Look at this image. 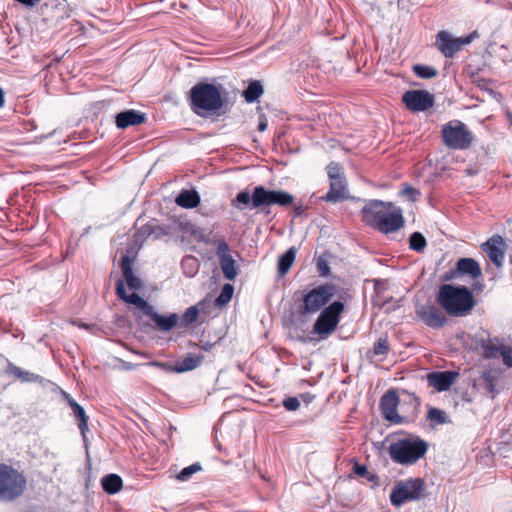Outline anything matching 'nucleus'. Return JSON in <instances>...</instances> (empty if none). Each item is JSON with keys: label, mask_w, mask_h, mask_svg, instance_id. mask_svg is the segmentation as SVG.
Segmentation results:
<instances>
[{"label": "nucleus", "mask_w": 512, "mask_h": 512, "mask_svg": "<svg viewBox=\"0 0 512 512\" xmlns=\"http://www.w3.org/2000/svg\"><path fill=\"white\" fill-rule=\"evenodd\" d=\"M201 198L199 193L194 190L183 189L177 195L175 202L178 206L186 209H193L200 204Z\"/></svg>", "instance_id": "27"}, {"label": "nucleus", "mask_w": 512, "mask_h": 512, "mask_svg": "<svg viewBox=\"0 0 512 512\" xmlns=\"http://www.w3.org/2000/svg\"><path fill=\"white\" fill-rule=\"evenodd\" d=\"M441 137L446 147L455 150L468 149L474 140L473 133L460 120H452L443 125Z\"/></svg>", "instance_id": "8"}, {"label": "nucleus", "mask_w": 512, "mask_h": 512, "mask_svg": "<svg viewBox=\"0 0 512 512\" xmlns=\"http://www.w3.org/2000/svg\"><path fill=\"white\" fill-rule=\"evenodd\" d=\"M436 299L439 305L452 316H465L475 305L472 292L466 286L443 284L439 288Z\"/></svg>", "instance_id": "3"}, {"label": "nucleus", "mask_w": 512, "mask_h": 512, "mask_svg": "<svg viewBox=\"0 0 512 512\" xmlns=\"http://www.w3.org/2000/svg\"><path fill=\"white\" fill-rule=\"evenodd\" d=\"M401 194L405 196L409 201L415 202L420 197L421 193L418 189L412 187L409 184H404Z\"/></svg>", "instance_id": "45"}, {"label": "nucleus", "mask_w": 512, "mask_h": 512, "mask_svg": "<svg viewBox=\"0 0 512 512\" xmlns=\"http://www.w3.org/2000/svg\"><path fill=\"white\" fill-rule=\"evenodd\" d=\"M307 208L308 207L304 206V205H295L294 206V216L295 217H300L301 215H303L305 213Z\"/></svg>", "instance_id": "53"}, {"label": "nucleus", "mask_w": 512, "mask_h": 512, "mask_svg": "<svg viewBox=\"0 0 512 512\" xmlns=\"http://www.w3.org/2000/svg\"><path fill=\"white\" fill-rule=\"evenodd\" d=\"M199 310L196 306H191L182 315V322L185 325H191L198 319Z\"/></svg>", "instance_id": "44"}, {"label": "nucleus", "mask_w": 512, "mask_h": 512, "mask_svg": "<svg viewBox=\"0 0 512 512\" xmlns=\"http://www.w3.org/2000/svg\"><path fill=\"white\" fill-rule=\"evenodd\" d=\"M509 261H510V263L512 264V253H511V254H510V256H509Z\"/></svg>", "instance_id": "61"}, {"label": "nucleus", "mask_w": 512, "mask_h": 512, "mask_svg": "<svg viewBox=\"0 0 512 512\" xmlns=\"http://www.w3.org/2000/svg\"><path fill=\"white\" fill-rule=\"evenodd\" d=\"M5 104V98H0V108Z\"/></svg>", "instance_id": "59"}, {"label": "nucleus", "mask_w": 512, "mask_h": 512, "mask_svg": "<svg viewBox=\"0 0 512 512\" xmlns=\"http://www.w3.org/2000/svg\"><path fill=\"white\" fill-rule=\"evenodd\" d=\"M264 93L262 82L259 80L250 81L248 87L242 92L241 96H262Z\"/></svg>", "instance_id": "41"}, {"label": "nucleus", "mask_w": 512, "mask_h": 512, "mask_svg": "<svg viewBox=\"0 0 512 512\" xmlns=\"http://www.w3.org/2000/svg\"><path fill=\"white\" fill-rule=\"evenodd\" d=\"M415 315L427 327L432 329H440L447 322V318L441 309L431 303L416 304Z\"/></svg>", "instance_id": "12"}, {"label": "nucleus", "mask_w": 512, "mask_h": 512, "mask_svg": "<svg viewBox=\"0 0 512 512\" xmlns=\"http://www.w3.org/2000/svg\"><path fill=\"white\" fill-rule=\"evenodd\" d=\"M500 357L507 368H512V345H505L502 348Z\"/></svg>", "instance_id": "46"}, {"label": "nucleus", "mask_w": 512, "mask_h": 512, "mask_svg": "<svg viewBox=\"0 0 512 512\" xmlns=\"http://www.w3.org/2000/svg\"><path fill=\"white\" fill-rule=\"evenodd\" d=\"M66 399L69 407L71 408L73 412V416L77 420L78 428L82 434V436L85 438L86 433L88 432V416L86 415V412L84 408L77 403L75 399L69 396V394H66Z\"/></svg>", "instance_id": "23"}, {"label": "nucleus", "mask_w": 512, "mask_h": 512, "mask_svg": "<svg viewBox=\"0 0 512 512\" xmlns=\"http://www.w3.org/2000/svg\"><path fill=\"white\" fill-rule=\"evenodd\" d=\"M353 472L360 477H365L368 473V470L365 465H362V464H359L358 462H356L353 465Z\"/></svg>", "instance_id": "51"}, {"label": "nucleus", "mask_w": 512, "mask_h": 512, "mask_svg": "<svg viewBox=\"0 0 512 512\" xmlns=\"http://www.w3.org/2000/svg\"><path fill=\"white\" fill-rule=\"evenodd\" d=\"M102 489L110 495L118 493L123 486V480L118 474L110 473L101 479Z\"/></svg>", "instance_id": "30"}, {"label": "nucleus", "mask_w": 512, "mask_h": 512, "mask_svg": "<svg viewBox=\"0 0 512 512\" xmlns=\"http://www.w3.org/2000/svg\"><path fill=\"white\" fill-rule=\"evenodd\" d=\"M413 71L418 77L423 79H430L438 74L435 68L420 64L414 65Z\"/></svg>", "instance_id": "39"}, {"label": "nucleus", "mask_w": 512, "mask_h": 512, "mask_svg": "<svg viewBox=\"0 0 512 512\" xmlns=\"http://www.w3.org/2000/svg\"><path fill=\"white\" fill-rule=\"evenodd\" d=\"M5 373L12 375L23 383L41 382L42 377L38 374L26 371L8 361Z\"/></svg>", "instance_id": "25"}, {"label": "nucleus", "mask_w": 512, "mask_h": 512, "mask_svg": "<svg viewBox=\"0 0 512 512\" xmlns=\"http://www.w3.org/2000/svg\"><path fill=\"white\" fill-rule=\"evenodd\" d=\"M202 469V466L199 462L193 463L185 468H183L176 476V479L180 482L188 481L193 474L199 472Z\"/></svg>", "instance_id": "37"}, {"label": "nucleus", "mask_w": 512, "mask_h": 512, "mask_svg": "<svg viewBox=\"0 0 512 512\" xmlns=\"http://www.w3.org/2000/svg\"><path fill=\"white\" fill-rule=\"evenodd\" d=\"M151 237V225L150 222L142 225L136 233L133 235L134 242L142 245L148 238Z\"/></svg>", "instance_id": "40"}, {"label": "nucleus", "mask_w": 512, "mask_h": 512, "mask_svg": "<svg viewBox=\"0 0 512 512\" xmlns=\"http://www.w3.org/2000/svg\"><path fill=\"white\" fill-rule=\"evenodd\" d=\"M27 486L26 477L10 465L0 463V502H13L20 498Z\"/></svg>", "instance_id": "6"}, {"label": "nucleus", "mask_w": 512, "mask_h": 512, "mask_svg": "<svg viewBox=\"0 0 512 512\" xmlns=\"http://www.w3.org/2000/svg\"><path fill=\"white\" fill-rule=\"evenodd\" d=\"M300 398L303 402H305L308 405L309 403H311L314 400L315 396L312 395L311 393L306 392V393L300 394Z\"/></svg>", "instance_id": "54"}, {"label": "nucleus", "mask_w": 512, "mask_h": 512, "mask_svg": "<svg viewBox=\"0 0 512 512\" xmlns=\"http://www.w3.org/2000/svg\"><path fill=\"white\" fill-rule=\"evenodd\" d=\"M479 344L485 359H497L501 356L502 348L505 346L498 337L488 340L481 339Z\"/></svg>", "instance_id": "24"}, {"label": "nucleus", "mask_w": 512, "mask_h": 512, "mask_svg": "<svg viewBox=\"0 0 512 512\" xmlns=\"http://www.w3.org/2000/svg\"><path fill=\"white\" fill-rule=\"evenodd\" d=\"M402 96H432L428 91L425 90H410L406 91Z\"/></svg>", "instance_id": "52"}, {"label": "nucleus", "mask_w": 512, "mask_h": 512, "mask_svg": "<svg viewBox=\"0 0 512 512\" xmlns=\"http://www.w3.org/2000/svg\"><path fill=\"white\" fill-rule=\"evenodd\" d=\"M480 379H481V382H482L483 389L487 393L491 394L492 398H494L495 394L497 393L495 377L489 371H484L481 374Z\"/></svg>", "instance_id": "35"}, {"label": "nucleus", "mask_w": 512, "mask_h": 512, "mask_svg": "<svg viewBox=\"0 0 512 512\" xmlns=\"http://www.w3.org/2000/svg\"><path fill=\"white\" fill-rule=\"evenodd\" d=\"M392 202L377 199L369 200L361 210L362 220L366 225L374 228L387 209L393 208Z\"/></svg>", "instance_id": "15"}, {"label": "nucleus", "mask_w": 512, "mask_h": 512, "mask_svg": "<svg viewBox=\"0 0 512 512\" xmlns=\"http://www.w3.org/2000/svg\"><path fill=\"white\" fill-rule=\"evenodd\" d=\"M335 295V287L331 284H321L305 292L302 303L296 312L289 315L288 321L296 333H304L305 317L321 311Z\"/></svg>", "instance_id": "2"}, {"label": "nucleus", "mask_w": 512, "mask_h": 512, "mask_svg": "<svg viewBox=\"0 0 512 512\" xmlns=\"http://www.w3.org/2000/svg\"><path fill=\"white\" fill-rule=\"evenodd\" d=\"M427 245L426 238L420 232H413L409 236V248L415 252H422Z\"/></svg>", "instance_id": "34"}, {"label": "nucleus", "mask_w": 512, "mask_h": 512, "mask_svg": "<svg viewBox=\"0 0 512 512\" xmlns=\"http://www.w3.org/2000/svg\"><path fill=\"white\" fill-rule=\"evenodd\" d=\"M148 365L152 367H157L168 373H175V365H172L168 362L151 361L148 363Z\"/></svg>", "instance_id": "48"}, {"label": "nucleus", "mask_w": 512, "mask_h": 512, "mask_svg": "<svg viewBox=\"0 0 512 512\" xmlns=\"http://www.w3.org/2000/svg\"><path fill=\"white\" fill-rule=\"evenodd\" d=\"M133 315L136 317V320H138V321H139L138 316H137V314H136V311H134V312H133Z\"/></svg>", "instance_id": "60"}, {"label": "nucleus", "mask_w": 512, "mask_h": 512, "mask_svg": "<svg viewBox=\"0 0 512 512\" xmlns=\"http://www.w3.org/2000/svg\"><path fill=\"white\" fill-rule=\"evenodd\" d=\"M259 98H245L246 102L247 103H253V102H256L258 101Z\"/></svg>", "instance_id": "57"}, {"label": "nucleus", "mask_w": 512, "mask_h": 512, "mask_svg": "<svg viewBox=\"0 0 512 512\" xmlns=\"http://www.w3.org/2000/svg\"><path fill=\"white\" fill-rule=\"evenodd\" d=\"M317 269L321 276H327L330 272V268L326 261L319 259L317 261Z\"/></svg>", "instance_id": "50"}, {"label": "nucleus", "mask_w": 512, "mask_h": 512, "mask_svg": "<svg viewBox=\"0 0 512 512\" xmlns=\"http://www.w3.org/2000/svg\"><path fill=\"white\" fill-rule=\"evenodd\" d=\"M294 196L285 190L269 189L263 185L255 186L252 191L242 190L231 200V206L239 211L256 210L266 215L275 205L289 208L294 204Z\"/></svg>", "instance_id": "1"}, {"label": "nucleus", "mask_w": 512, "mask_h": 512, "mask_svg": "<svg viewBox=\"0 0 512 512\" xmlns=\"http://www.w3.org/2000/svg\"><path fill=\"white\" fill-rule=\"evenodd\" d=\"M481 247L497 268L503 266L506 243L500 235H493Z\"/></svg>", "instance_id": "17"}, {"label": "nucleus", "mask_w": 512, "mask_h": 512, "mask_svg": "<svg viewBox=\"0 0 512 512\" xmlns=\"http://www.w3.org/2000/svg\"><path fill=\"white\" fill-rule=\"evenodd\" d=\"M283 406L288 411H296L300 406V401L297 397H287L283 401Z\"/></svg>", "instance_id": "47"}, {"label": "nucleus", "mask_w": 512, "mask_h": 512, "mask_svg": "<svg viewBox=\"0 0 512 512\" xmlns=\"http://www.w3.org/2000/svg\"><path fill=\"white\" fill-rule=\"evenodd\" d=\"M423 490L424 481L421 478L399 481L391 490L390 502L395 507H401L407 501L419 500Z\"/></svg>", "instance_id": "9"}, {"label": "nucleus", "mask_w": 512, "mask_h": 512, "mask_svg": "<svg viewBox=\"0 0 512 512\" xmlns=\"http://www.w3.org/2000/svg\"><path fill=\"white\" fill-rule=\"evenodd\" d=\"M428 450V443L416 434H407L392 441L388 453L394 463L409 466L421 459Z\"/></svg>", "instance_id": "4"}, {"label": "nucleus", "mask_w": 512, "mask_h": 512, "mask_svg": "<svg viewBox=\"0 0 512 512\" xmlns=\"http://www.w3.org/2000/svg\"><path fill=\"white\" fill-rule=\"evenodd\" d=\"M236 92L235 90L227 89L223 84L218 82V79L213 78L210 82L201 81L194 85L189 91L188 96H228Z\"/></svg>", "instance_id": "16"}, {"label": "nucleus", "mask_w": 512, "mask_h": 512, "mask_svg": "<svg viewBox=\"0 0 512 512\" xmlns=\"http://www.w3.org/2000/svg\"><path fill=\"white\" fill-rule=\"evenodd\" d=\"M459 376L458 372L452 370L434 371L426 376L428 385L438 392L447 391Z\"/></svg>", "instance_id": "19"}, {"label": "nucleus", "mask_w": 512, "mask_h": 512, "mask_svg": "<svg viewBox=\"0 0 512 512\" xmlns=\"http://www.w3.org/2000/svg\"><path fill=\"white\" fill-rule=\"evenodd\" d=\"M456 267L459 274L469 275L473 279L480 277L482 274L479 263L473 258H460Z\"/></svg>", "instance_id": "26"}, {"label": "nucleus", "mask_w": 512, "mask_h": 512, "mask_svg": "<svg viewBox=\"0 0 512 512\" xmlns=\"http://www.w3.org/2000/svg\"><path fill=\"white\" fill-rule=\"evenodd\" d=\"M203 359V354L188 353L183 359L175 363V373L192 371L201 365Z\"/></svg>", "instance_id": "28"}, {"label": "nucleus", "mask_w": 512, "mask_h": 512, "mask_svg": "<svg viewBox=\"0 0 512 512\" xmlns=\"http://www.w3.org/2000/svg\"><path fill=\"white\" fill-rule=\"evenodd\" d=\"M146 120V113L134 109L123 110L115 115V125L118 129L122 130L140 125Z\"/></svg>", "instance_id": "20"}, {"label": "nucleus", "mask_w": 512, "mask_h": 512, "mask_svg": "<svg viewBox=\"0 0 512 512\" xmlns=\"http://www.w3.org/2000/svg\"><path fill=\"white\" fill-rule=\"evenodd\" d=\"M435 98H402L405 107L411 112H424L434 106Z\"/></svg>", "instance_id": "29"}, {"label": "nucleus", "mask_w": 512, "mask_h": 512, "mask_svg": "<svg viewBox=\"0 0 512 512\" xmlns=\"http://www.w3.org/2000/svg\"><path fill=\"white\" fill-rule=\"evenodd\" d=\"M234 287L231 284H224L220 294L216 297L215 303L218 306H222L227 304L233 296Z\"/></svg>", "instance_id": "38"}, {"label": "nucleus", "mask_w": 512, "mask_h": 512, "mask_svg": "<svg viewBox=\"0 0 512 512\" xmlns=\"http://www.w3.org/2000/svg\"><path fill=\"white\" fill-rule=\"evenodd\" d=\"M212 347L213 344H211L210 342H206L203 345H201V349H203L204 351H210Z\"/></svg>", "instance_id": "55"}, {"label": "nucleus", "mask_w": 512, "mask_h": 512, "mask_svg": "<svg viewBox=\"0 0 512 512\" xmlns=\"http://www.w3.org/2000/svg\"><path fill=\"white\" fill-rule=\"evenodd\" d=\"M151 237L154 240L160 239L164 236H169L172 233V228L169 225H160L155 220L150 221Z\"/></svg>", "instance_id": "36"}, {"label": "nucleus", "mask_w": 512, "mask_h": 512, "mask_svg": "<svg viewBox=\"0 0 512 512\" xmlns=\"http://www.w3.org/2000/svg\"><path fill=\"white\" fill-rule=\"evenodd\" d=\"M411 400L415 403L414 404V408L416 409L418 404H419L418 401H417V398L413 397V398H411Z\"/></svg>", "instance_id": "58"}, {"label": "nucleus", "mask_w": 512, "mask_h": 512, "mask_svg": "<svg viewBox=\"0 0 512 512\" xmlns=\"http://www.w3.org/2000/svg\"><path fill=\"white\" fill-rule=\"evenodd\" d=\"M477 37V31H473L465 37H453L449 32L443 30L436 34L435 47L446 58H452L463 46L470 44Z\"/></svg>", "instance_id": "10"}, {"label": "nucleus", "mask_w": 512, "mask_h": 512, "mask_svg": "<svg viewBox=\"0 0 512 512\" xmlns=\"http://www.w3.org/2000/svg\"><path fill=\"white\" fill-rule=\"evenodd\" d=\"M257 112L259 113L257 129L260 132H264L267 129L268 125L267 118L265 114L262 112L261 106L257 107Z\"/></svg>", "instance_id": "49"}, {"label": "nucleus", "mask_w": 512, "mask_h": 512, "mask_svg": "<svg viewBox=\"0 0 512 512\" xmlns=\"http://www.w3.org/2000/svg\"><path fill=\"white\" fill-rule=\"evenodd\" d=\"M181 267L187 277H193L198 272L199 264L196 257L187 255L182 259Z\"/></svg>", "instance_id": "32"}, {"label": "nucleus", "mask_w": 512, "mask_h": 512, "mask_svg": "<svg viewBox=\"0 0 512 512\" xmlns=\"http://www.w3.org/2000/svg\"><path fill=\"white\" fill-rule=\"evenodd\" d=\"M345 309V304L341 300H336L324 307L314 322L312 333L326 339L337 328L340 322V316Z\"/></svg>", "instance_id": "7"}, {"label": "nucleus", "mask_w": 512, "mask_h": 512, "mask_svg": "<svg viewBox=\"0 0 512 512\" xmlns=\"http://www.w3.org/2000/svg\"><path fill=\"white\" fill-rule=\"evenodd\" d=\"M226 98H189L190 109L202 118L218 117L222 111Z\"/></svg>", "instance_id": "11"}, {"label": "nucleus", "mask_w": 512, "mask_h": 512, "mask_svg": "<svg viewBox=\"0 0 512 512\" xmlns=\"http://www.w3.org/2000/svg\"><path fill=\"white\" fill-rule=\"evenodd\" d=\"M427 418L437 425L444 424L446 422L445 412L435 407L429 408Z\"/></svg>", "instance_id": "43"}, {"label": "nucleus", "mask_w": 512, "mask_h": 512, "mask_svg": "<svg viewBox=\"0 0 512 512\" xmlns=\"http://www.w3.org/2000/svg\"><path fill=\"white\" fill-rule=\"evenodd\" d=\"M349 198L348 184L346 178L330 180L328 192L321 197V200L329 203H339Z\"/></svg>", "instance_id": "21"}, {"label": "nucleus", "mask_w": 512, "mask_h": 512, "mask_svg": "<svg viewBox=\"0 0 512 512\" xmlns=\"http://www.w3.org/2000/svg\"><path fill=\"white\" fill-rule=\"evenodd\" d=\"M296 257V248L290 247L288 250H286L285 253H283L279 259H278V273L282 276H284L288 271L290 270L294 260Z\"/></svg>", "instance_id": "31"}, {"label": "nucleus", "mask_w": 512, "mask_h": 512, "mask_svg": "<svg viewBox=\"0 0 512 512\" xmlns=\"http://www.w3.org/2000/svg\"><path fill=\"white\" fill-rule=\"evenodd\" d=\"M216 244V255L219 259L220 268L222 270L224 278L229 281H233L238 274V268L236 265V261L230 254L229 245L223 239L217 240Z\"/></svg>", "instance_id": "13"}, {"label": "nucleus", "mask_w": 512, "mask_h": 512, "mask_svg": "<svg viewBox=\"0 0 512 512\" xmlns=\"http://www.w3.org/2000/svg\"><path fill=\"white\" fill-rule=\"evenodd\" d=\"M329 181L345 178L343 167L337 162H330L327 166Z\"/></svg>", "instance_id": "42"}, {"label": "nucleus", "mask_w": 512, "mask_h": 512, "mask_svg": "<svg viewBox=\"0 0 512 512\" xmlns=\"http://www.w3.org/2000/svg\"><path fill=\"white\" fill-rule=\"evenodd\" d=\"M25 2H26V6L32 7V6L36 5L38 2H40V0H25Z\"/></svg>", "instance_id": "56"}, {"label": "nucleus", "mask_w": 512, "mask_h": 512, "mask_svg": "<svg viewBox=\"0 0 512 512\" xmlns=\"http://www.w3.org/2000/svg\"><path fill=\"white\" fill-rule=\"evenodd\" d=\"M390 350L389 342L387 337H380L373 345L371 352H368V357L370 354L372 356H380L385 357Z\"/></svg>", "instance_id": "33"}, {"label": "nucleus", "mask_w": 512, "mask_h": 512, "mask_svg": "<svg viewBox=\"0 0 512 512\" xmlns=\"http://www.w3.org/2000/svg\"><path fill=\"white\" fill-rule=\"evenodd\" d=\"M116 294L118 298L123 300L125 303L134 305L136 310L149 317L160 331H170L176 326L178 322L179 317L176 313H172L168 316L160 315L154 310L151 304H149L137 293L127 294L124 281L121 279L116 283Z\"/></svg>", "instance_id": "5"}, {"label": "nucleus", "mask_w": 512, "mask_h": 512, "mask_svg": "<svg viewBox=\"0 0 512 512\" xmlns=\"http://www.w3.org/2000/svg\"><path fill=\"white\" fill-rule=\"evenodd\" d=\"M404 226V217L401 209L388 211L383 214L374 229L379 230L383 234H390L398 231Z\"/></svg>", "instance_id": "18"}, {"label": "nucleus", "mask_w": 512, "mask_h": 512, "mask_svg": "<svg viewBox=\"0 0 512 512\" xmlns=\"http://www.w3.org/2000/svg\"><path fill=\"white\" fill-rule=\"evenodd\" d=\"M399 405V397L395 390H388L380 399V410L385 420L393 424H401L404 417L399 415L397 407Z\"/></svg>", "instance_id": "14"}, {"label": "nucleus", "mask_w": 512, "mask_h": 512, "mask_svg": "<svg viewBox=\"0 0 512 512\" xmlns=\"http://www.w3.org/2000/svg\"><path fill=\"white\" fill-rule=\"evenodd\" d=\"M132 263L133 259L127 255H124L121 258L120 267L128 288L133 291H139L143 288V282L139 277L134 275Z\"/></svg>", "instance_id": "22"}, {"label": "nucleus", "mask_w": 512, "mask_h": 512, "mask_svg": "<svg viewBox=\"0 0 512 512\" xmlns=\"http://www.w3.org/2000/svg\"><path fill=\"white\" fill-rule=\"evenodd\" d=\"M4 92L3 90L0 88V96H3Z\"/></svg>", "instance_id": "62"}]
</instances>
